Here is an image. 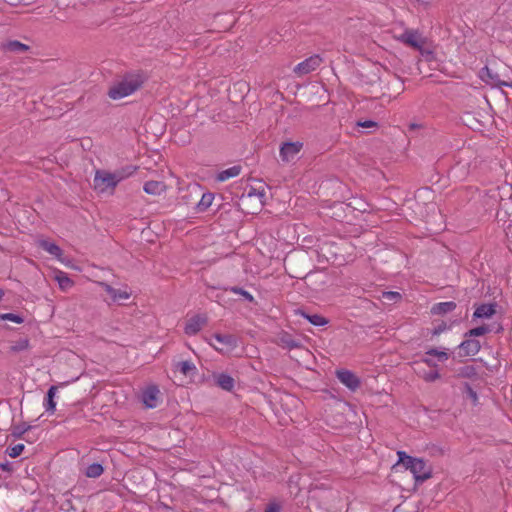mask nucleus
Masks as SVG:
<instances>
[{
    "instance_id": "f257e3e1",
    "label": "nucleus",
    "mask_w": 512,
    "mask_h": 512,
    "mask_svg": "<svg viewBox=\"0 0 512 512\" xmlns=\"http://www.w3.org/2000/svg\"><path fill=\"white\" fill-rule=\"evenodd\" d=\"M144 83L140 74H125L120 81L110 86L107 95L113 100L127 97L137 91Z\"/></svg>"
},
{
    "instance_id": "f03ea898",
    "label": "nucleus",
    "mask_w": 512,
    "mask_h": 512,
    "mask_svg": "<svg viewBox=\"0 0 512 512\" xmlns=\"http://www.w3.org/2000/svg\"><path fill=\"white\" fill-rule=\"evenodd\" d=\"M397 455V464L410 470L416 482H424L432 476V468L424 459L409 456L404 451H398Z\"/></svg>"
},
{
    "instance_id": "7ed1b4c3",
    "label": "nucleus",
    "mask_w": 512,
    "mask_h": 512,
    "mask_svg": "<svg viewBox=\"0 0 512 512\" xmlns=\"http://www.w3.org/2000/svg\"><path fill=\"white\" fill-rule=\"evenodd\" d=\"M336 377L344 386L353 392L356 391L361 385L359 377L354 372L347 369L337 370Z\"/></svg>"
},
{
    "instance_id": "20e7f679",
    "label": "nucleus",
    "mask_w": 512,
    "mask_h": 512,
    "mask_svg": "<svg viewBox=\"0 0 512 512\" xmlns=\"http://www.w3.org/2000/svg\"><path fill=\"white\" fill-rule=\"evenodd\" d=\"M95 186L101 188L102 191L108 188H115L119 183L115 173L105 171H97L94 178Z\"/></svg>"
},
{
    "instance_id": "39448f33",
    "label": "nucleus",
    "mask_w": 512,
    "mask_h": 512,
    "mask_svg": "<svg viewBox=\"0 0 512 512\" xmlns=\"http://www.w3.org/2000/svg\"><path fill=\"white\" fill-rule=\"evenodd\" d=\"M480 77L482 78V80H484L486 83L488 84H491V85H494V86H499V87H502V86H506V87H512V82L511 81H505V80H502L500 79L498 73L496 72H493V70L488 67V66H485L481 69L480 71Z\"/></svg>"
},
{
    "instance_id": "423d86ee",
    "label": "nucleus",
    "mask_w": 512,
    "mask_h": 512,
    "mask_svg": "<svg viewBox=\"0 0 512 512\" xmlns=\"http://www.w3.org/2000/svg\"><path fill=\"white\" fill-rule=\"evenodd\" d=\"M207 321L208 318L205 314L194 315L186 322L184 331L189 336L196 335L207 324Z\"/></svg>"
},
{
    "instance_id": "0eeeda50",
    "label": "nucleus",
    "mask_w": 512,
    "mask_h": 512,
    "mask_svg": "<svg viewBox=\"0 0 512 512\" xmlns=\"http://www.w3.org/2000/svg\"><path fill=\"white\" fill-rule=\"evenodd\" d=\"M466 339L462 341L459 346V356L460 357H468L475 356L481 349V344L479 340L471 339L469 337H465Z\"/></svg>"
},
{
    "instance_id": "6e6552de",
    "label": "nucleus",
    "mask_w": 512,
    "mask_h": 512,
    "mask_svg": "<svg viewBox=\"0 0 512 512\" xmlns=\"http://www.w3.org/2000/svg\"><path fill=\"white\" fill-rule=\"evenodd\" d=\"M322 59L318 55L311 56L304 61L300 62L294 68V72L299 75H305L312 71H314L317 67L320 66Z\"/></svg>"
},
{
    "instance_id": "1a4fd4ad",
    "label": "nucleus",
    "mask_w": 512,
    "mask_h": 512,
    "mask_svg": "<svg viewBox=\"0 0 512 512\" xmlns=\"http://www.w3.org/2000/svg\"><path fill=\"white\" fill-rule=\"evenodd\" d=\"M303 144L301 142H285L280 147V157L282 161L289 162L301 150Z\"/></svg>"
},
{
    "instance_id": "9d476101",
    "label": "nucleus",
    "mask_w": 512,
    "mask_h": 512,
    "mask_svg": "<svg viewBox=\"0 0 512 512\" xmlns=\"http://www.w3.org/2000/svg\"><path fill=\"white\" fill-rule=\"evenodd\" d=\"M160 391L156 385L148 386L142 392V401L147 408H155Z\"/></svg>"
},
{
    "instance_id": "9b49d317",
    "label": "nucleus",
    "mask_w": 512,
    "mask_h": 512,
    "mask_svg": "<svg viewBox=\"0 0 512 512\" xmlns=\"http://www.w3.org/2000/svg\"><path fill=\"white\" fill-rule=\"evenodd\" d=\"M0 50L4 53L21 54L29 50V46L18 40H9L0 44Z\"/></svg>"
},
{
    "instance_id": "f8f14e48",
    "label": "nucleus",
    "mask_w": 512,
    "mask_h": 512,
    "mask_svg": "<svg viewBox=\"0 0 512 512\" xmlns=\"http://www.w3.org/2000/svg\"><path fill=\"white\" fill-rule=\"evenodd\" d=\"M399 40L417 50H420L422 47V41L420 40V35L417 31L414 30H405L404 33L399 37Z\"/></svg>"
},
{
    "instance_id": "ddd939ff",
    "label": "nucleus",
    "mask_w": 512,
    "mask_h": 512,
    "mask_svg": "<svg viewBox=\"0 0 512 512\" xmlns=\"http://www.w3.org/2000/svg\"><path fill=\"white\" fill-rule=\"evenodd\" d=\"M496 306V303H483L479 305L473 313V318H491L496 313Z\"/></svg>"
},
{
    "instance_id": "4468645a",
    "label": "nucleus",
    "mask_w": 512,
    "mask_h": 512,
    "mask_svg": "<svg viewBox=\"0 0 512 512\" xmlns=\"http://www.w3.org/2000/svg\"><path fill=\"white\" fill-rule=\"evenodd\" d=\"M102 286L104 290L109 294L113 302L120 303L121 301L127 300L130 298V293L126 290L116 289L109 284L103 283Z\"/></svg>"
},
{
    "instance_id": "2eb2a0df",
    "label": "nucleus",
    "mask_w": 512,
    "mask_h": 512,
    "mask_svg": "<svg viewBox=\"0 0 512 512\" xmlns=\"http://www.w3.org/2000/svg\"><path fill=\"white\" fill-rule=\"evenodd\" d=\"M215 383L225 391H232L235 385V380L227 373L214 374Z\"/></svg>"
},
{
    "instance_id": "dca6fc26",
    "label": "nucleus",
    "mask_w": 512,
    "mask_h": 512,
    "mask_svg": "<svg viewBox=\"0 0 512 512\" xmlns=\"http://www.w3.org/2000/svg\"><path fill=\"white\" fill-rule=\"evenodd\" d=\"M277 344L282 348L289 350L299 348L301 346L300 341L287 332H283L279 335Z\"/></svg>"
},
{
    "instance_id": "f3484780",
    "label": "nucleus",
    "mask_w": 512,
    "mask_h": 512,
    "mask_svg": "<svg viewBox=\"0 0 512 512\" xmlns=\"http://www.w3.org/2000/svg\"><path fill=\"white\" fill-rule=\"evenodd\" d=\"M457 307L454 301L439 302L431 307V313L433 315H444L452 312Z\"/></svg>"
},
{
    "instance_id": "a211bd4d",
    "label": "nucleus",
    "mask_w": 512,
    "mask_h": 512,
    "mask_svg": "<svg viewBox=\"0 0 512 512\" xmlns=\"http://www.w3.org/2000/svg\"><path fill=\"white\" fill-rule=\"evenodd\" d=\"M456 377L466 379H476L478 377V369L474 365H463L455 370Z\"/></svg>"
},
{
    "instance_id": "6ab92c4d",
    "label": "nucleus",
    "mask_w": 512,
    "mask_h": 512,
    "mask_svg": "<svg viewBox=\"0 0 512 512\" xmlns=\"http://www.w3.org/2000/svg\"><path fill=\"white\" fill-rule=\"evenodd\" d=\"M56 392H57V386H51L47 393H46V397L44 399V407H45V411L49 414H53L56 410V402L54 400L55 396H56Z\"/></svg>"
},
{
    "instance_id": "aec40b11",
    "label": "nucleus",
    "mask_w": 512,
    "mask_h": 512,
    "mask_svg": "<svg viewBox=\"0 0 512 512\" xmlns=\"http://www.w3.org/2000/svg\"><path fill=\"white\" fill-rule=\"evenodd\" d=\"M166 189L164 182L150 180L145 182L143 190L150 195H160Z\"/></svg>"
},
{
    "instance_id": "412c9836",
    "label": "nucleus",
    "mask_w": 512,
    "mask_h": 512,
    "mask_svg": "<svg viewBox=\"0 0 512 512\" xmlns=\"http://www.w3.org/2000/svg\"><path fill=\"white\" fill-rule=\"evenodd\" d=\"M38 246L57 259H60L63 254L62 249L56 243L48 240H40Z\"/></svg>"
},
{
    "instance_id": "4be33fe9",
    "label": "nucleus",
    "mask_w": 512,
    "mask_h": 512,
    "mask_svg": "<svg viewBox=\"0 0 512 512\" xmlns=\"http://www.w3.org/2000/svg\"><path fill=\"white\" fill-rule=\"evenodd\" d=\"M242 168L240 165H234L232 167H229L225 170L220 171L217 174L216 179L220 182L226 181L230 178L236 177L240 174Z\"/></svg>"
},
{
    "instance_id": "5701e85b",
    "label": "nucleus",
    "mask_w": 512,
    "mask_h": 512,
    "mask_svg": "<svg viewBox=\"0 0 512 512\" xmlns=\"http://www.w3.org/2000/svg\"><path fill=\"white\" fill-rule=\"evenodd\" d=\"M298 313L308 320L312 325L314 326H324L328 323V320L319 314H309L305 312L304 310H298Z\"/></svg>"
},
{
    "instance_id": "b1692460",
    "label": "nucleus",
    "mask_w": 512,
    "mask_h": 512,
    "mask_svg": "<svg viewBox=\"0 0 512 512\" xmlns=\"http://www.w3.org/2000/svg\"><path fill=\"white\" fill-rule=\"evenodd\" d=\"M214 200V194L207 192L203 193L200 201L196 204V211L201 213L205 212L213 203Z\"/></svg>"
},
{
    "instance_id": "393cba45",
    "label": "nucleus",
    "mask_w": 512,
    "mask_h": 512,
    "mask_svg": "<svg viewBox=\"0 0 512 512\" xmlns=\"http://www.w3.org/2000/svg\"><path fill=\"white\" fill-rule=\"evenodd\" d=\"M213 337L223 346L227 348H234L236 346V338L231 334L215 333Z\"/></svg>"
},
{
    "instance_id": "a878e982",
    "label": "nucleus",
    "mask_w": 512,
    "mask_h": 512,
    "mask_svg": "<svg viewBox=\"0 0 512 512\" xmlns=\"http://www.w3.org/2000/svg\"><path fill=\"white\" fill-rule=\"evenodd\" d=\"M176 368L185 376H192L197 372L196 366L188 360L178 362Z\"/></svg>"
},
{
    "instance_id": "bb28decb",
    "label": "nucleus",
    "mask_w": 512,
    "mask_h": 512,
    "mask_svg": "<svg viewBox=\"0 0 512 512\" xmlns=\"http://www.w3.org/2000/svg\"><path fill=\"white\" fill-rule=\"evenodd\" d=\"M136 169H137L136 166L128 165V166L122 167L121 169L116 170L114 173L116 175L118 182H121L122 180L133 175L134 172L136 171Z\"/></svg>"
},
{
    "instance_id": "cd10ccee",
    "label": "nucleus",
    "mask_w": 512,
    "mask_h": 512,
    "mask_svg": "<svg viewBox=\"0 0 512 512\" xmlns=\"http://www.w3.org/2000/svg\"><path fill=\"white\" fill-rule=\"evenodd\" d=\"M104 472V468L100 463L90 464L85 471V475L89 478H97Z\"/></svg>"
},
{
    "instance_id": "c85d7f7f",
    "label": "nucleus",
    "mask_w": 512,
    "mask_h": 512,
    "mask_svg": "<svg viewBox=\"0 0 512 512\" xmlns=\"http://www.w3.org/2000/svg\"><path fill=\"white\" fill-rule=\"evenodd\" d=\"M55 279L57 280L59 287L62 290H66V289L72 287V285H73V281L67 276L66 273H64L62 271H59L56 274Z\"/></svg>"
},
{
    "instance_id": "c756f323",
    "label": "nucleus",
    "mask_w": 512,
    "mask_h": 512,
    "mask_svg": "<svg viewBox=\"0 0 512 512\" xmlns=\"http://www.w3.org/2000/svg\"><path fill=\"white\" fill-rule=\"evenodd\" d=\"M31 429V425L23 422L18 425L12 426L11 435L17 439H21L23 435Z\"/></svg>"
},
{
    "instance_id": "7c9ffc66",
    "label": "nucleus",
    "mask_w": 512,
    "mask_h": 512,
    "mask_svg": "<svg viewBox=\"0 0 512 512\" xmlns=\"http://www.w3.org/2000/svg\"><path fill=\"white\" fill-rule=\"evenodd\" d=\"M489 332H490L489 326L488 325H482V326L470 329L469 331H467L464 334V336L465 337H469V338L480 337V336H483V335H485V334H487Z\"/></svg>"
},
{
    "instance_id": "2f4dec72",
    "label": "nucleus",
    "mask_w": 512,
    "mask_h": 512,
    "mask_svg": "<svg viewBox=\"0 0 512 512\" xmlns=\"http://www.w3.org/2000/svg\"><path fill=\"white\" fill-rule=\"evenodd\" d=\"M225 290H226V291H230V292H232V293H234V294H239V295H241L245 300H247V301H248V302H250V303L255 302V299H254L253 295H252L250 292H248V291L244 290V289H243V288H241V287H238V286H232V287L226 288Z\"/></svg>"
},
{
    "instance_id": "473e14b6",
    "label": "nucleus",
    "mask_w": 512,
    "mask_h": 512,
    "mask_svg": "<svg viewBox=\"0 0 512 512\" xmlns=\"http://www.w3.org/2000/svg\"><path fill=\"white\" fill-rule=\"evenodd\" d=\"M425 354L428 356H435L441 362H444L449 358V354L447 353L445 348L443 350H439L437 348H430L426 351Z\"/></svg>"
},
{
    "instance_id": "72a5a7b5",
    "label": "nucleus",
    "mask_w": 512,
    "mask_h": 512,
    "mask_svg": "<svg viewBox=\"0 0 512 512\" xmlns=\"http://www.w3.org/2000/svg\"><path fill=\"white\" fill-rule=\"evenodd\" d=\"M463 393H465L467 397L471 399L473 405L476 406L478 404V394L468 382L463 384Z\"/></svg>"
},
{
    "instance_id": "f704fd0d",
    "label": "nucleus",
    "mask_w": 512,
    "mask_h": 512,
    "mask_svg": "<svg viewBox=\"0 0 512 512\" xmlns=\"http://www.w3.org/2000/svg\"><path fill=\"white\" fill-rule=\"evenodd\" d=\"M0 320H3V321H12V322H15L17 324H21L24 322V318L19 315V314H14V313H4V314H0Z\"/></svg>"
},
{
    "instance_id": "c9c22d12",
    "label": "nucleus",
    "mask_w": 512,
    "mask_h": 512,
    "mask_svg": "<svg viewBox=\"0 0 512 512\" xmlns=\"http://www.w3.org/2000/svg\"><path fill=\"white\" fill-rule=\"evenodd\" d=\"M29 347V340L26 338L19 339L12 346L11 350L14 352L24 351Z\"/></svg>"
},
{
    "instance_id": "e433bc0d",
    "label": "nucleus",
    "mask_w": 512,
    "mask_h": 512,
    "mask_svg": "<svg viewBox=\"0 0 512 512\" xmlns=\"http://www.w3.org/2000/svg\"><path fill=\"white\" fill-rule=\"evenodd\" d=\"M24 449H25L24 444H16L14 446L9 447L7 449V453L10 457L16 458L22 454Z\"/></svg>"
},
{
    "instance_id": "4c0bfd02",
    "label": "nucleus",
    "mask_w": 512,
    "mask_h": 512,
    "mask_svg": "<svg viewBox=\"0 0 512 512\" xmlns=\"http://www.w3.org/2000/svg\"><path fill=\"white\" fill-rule=\"evenodd\" d=\"M440 374L438 371H429V372H426L424 373L423 375V379L426 381V382H434L436 380H438L440 378Z\"/></svg>"
},
{
    "instance_id": "58836bf2",
    "label": "nucleus",
    "mask_w": 512,
    "mask_h": 512,
    "mask_svg": "<svg viewBox=\"0 0 512 512\" xmlns=\"http://www.w3.org/2000/svg\"><path fill=\"white\" fill-rule=\"evenodd\" d=\"M382 296L384 299L389 300V301H397V300L401 299L400 293L394 292V291L383 292Z\"/></svg>"
},
{
    "instance_id": "ea45409f",
    "label": "nucleus",
    "mask_w": 512,
    "mask_h": 512,
    "mask_svg": "<svg viewBox=\"0 0 512 512\" xmlns=\"http://www.w3.org/2000/svg\"><path fill=\"white\" fill-rule=\"evenodd\" d=\"M357 126L361 128H376L378 123L373 120L358 121Z\"/></svg>"
},
{
    "instance_id": "a19ab883",
    "label": "nucleus",
    "mask_w": 512,
    "mask_h": 512,
    "mask_svg": "<svg viewBox=\"0 0 512 512\" xmlns=\"http://www.w3.org/2000/svg\"><path fill=\"white\" fill-rule=\"evenodd\" d=\"M446 329H447V324L445 322H442L433 328L432 335L437 336V335L441 334L442 332H444Z\"/></svg>"
},
{
    "instance_id": "79ce46f5",
    "label": "nucleus",
    "mask_w": 512,
    "mask_h": 512,
    "mask_svg": "<svg viewBox=\"0 0 512 512\" xmlns=\"http://www.w3.org/2000/svg\"><path fill=\"white\" fill-rule=\"evenodd\" d=\"M280 511H281V507L279 504L270 503L264 512H280Z\"/></svg>"
},
{
    "instance_id": "37998d69",
    "label": "nucleus",
    "mask_w": 512,
    "mask_h": 512,
    "mask_svg": "<svg viewBox=\"0 0 512 512\" xmlns=\"http://www.w3.org/2000/svg\"><path fill=\"white\" fill-rule=\"evenodd\" d=\"M422 362L425 363L429 367H437L436 362L431 358L424 357V358H422Z\"/></svg>"
},
{
    "instance_id": "c03bdc74",
    "label": "nucleus",
    "mask_w": 512,
    "mask_h": 512,
    "mask_svg": "<svg viewBox=\"0 0 512 512\" xmlns=\"http://www.w3.org/2000/svg\"><path fill=\"white\" fill-rule=\"evenodd\" d=\"M0 469L3 470V471L10 472L12 470V467H11V464L9 462H5V463H1L0 464Z\"/></svg>"
},
{
    "instance_id": "a18cd8bd",
    "label": "nucleus",
    "mask_w": 512,
    "mask_h": 512,
    "mask_svg": "<svg viewBox=\"0 0 512 512\" xmlns=\"http://www.w3.org/2000/svg\"><path fill=\"white\" fill-rule=\"evenodd\" d=\"M393 512H418L417 510H413V511H406V510H403V509H399V508H396L394 509Z\"/></svg>"
},
{
    "instance_id": "49530a36",
    "label": "nucleus",
    "mask_w": 512,
    "mask_h": 512,
    "mask_svg": "<svg viewBox=\"0 0 512 512\" xmlns=\"http://www.w3.org/2000/svg\"><path fill=\"white\" fill-rule=\"evenodd\" d=\"M4 295H5L4 290L0 289V301L2 300Z\"/></svg>"
},
{
    "instance_id": "de8ad7c7",
    "label": "nucleus",
    "mask_w": 512,
    "mask_h": 512,
    "mask_svg": "<svg viewBox=\"0 0 512 512\" xmlns=\"http://www.w3.org/2000/svg\"><path fill=\"white\" fill-rule=\"evenodd\" d=\"M418 127H419V125H418V124H411V125H410V128H411V129H416V128H418Z\"/></svg>"
},
{
    "instance_id": "09e8293b",
    "label": "nucleus",
    "mask_w": 512,
    "mask_h": 512,
    "mask_svg": "<svg viewBox=\"0 0 512 512\" xmlns=\"http://www.w3.org/2000/svg\"><path fill=\"white\" fill-rule=\"evenodd\" d=\"M259 196L260 197H264L265 196V193L262 191V192H259Z\"/></svg>"
}]
</instances>
